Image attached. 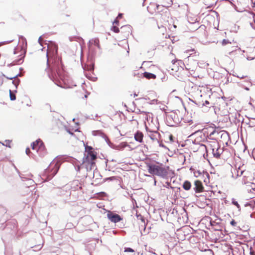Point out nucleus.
I'll list each match as a JSON object with an SVG mask.
<instances>
[{"label":"nucleus","instance_id":"nucleus-21","mask_svg":"<svg viewBox=\"0 0 255 255\" xmlns=\"http://www.w3.org/2000/svg\"><path fill=\"white\" fill-rule=\"evenodd\" d=\"M62 70V65L60 66H57V67L55 66L53 68L52 70L53 71H56L57 74L60 76V74H61V70Z\"/></svg>","mask_w":255,"mask_h":255},{"label":"nucleus","instance_id":"nucleus-37","mask_svg":"<svg viewBox=\"0 0 255 255\" xmlns=\"http://www.w3.org/2000/svg\"><path fill=\"white\" fill-rule=\"evenodd\" d=\"M231 225H232L233 226H235L236 225L237 223L235 222V220H233L230 222Z\"/></svg>","mask_w":255,"mask_h":255},{"label":"nucleus","instance_id":"nucleus-51","mask_svg":"<svg viewBox=\"0 0 255 255\" xmlns=\"http://www.w3.org/2000/svg\"><path fill=\"white\" fill-rule=\"evenodd\" d=\"M137 96V95L136 93L134 94V97H136Z\"/></svg>","mask_w":255,"mask_h":255},{"label":"nucleus","instance_id":"nucleus-44","mask_svg":"<svg viewBox=\"0 0 255 255\" xmlns=\"http://www.w3.org/2000/svg\"><path fill=\"white\" fill-rule=\"evenodd\" d=\"M36 248H38V250H40L42 248V246L41 245H38Z\"/></svg>","mask_w":255,"mask_h":255},{"label":"nucleus","instance_id":"nucleus-57","mask_svg":"<svg viewBox=\"0 0 255 255\" xmlns=\"http://www.w3.org/2000/svg\"><path fill=\"white\" fill-rule=\"evenodd\" d=\"M251 255H255V254H252L251 253Z\"/></svg>","mask_w":255,"mask_h":255},{"label":"nucleus","instance_id":"nucleus-2","mask_svg":"<svg viewBox=\"0 0 255 255\" xmlns=\"http://www.w3.org/2000/svg\"><path fill=\"white\" fill-rule=\"evenodd\" d=\"M61 163L57 160H53L49 166L45 170L43 176L45 177L46 180L51 179L57 173Z\"/></svg>","mask_w":255,"mask_h":255},{"label":"nucleus","instance_id":"nucleus-42","mask_svg":"<svg viewBox=\"0 0 255 255\" xmlns=\"http://www.w3.org/2000/svg\"><path fill=\"white\" fill-rule=\"evenodd\" d=\"M41 36H40L39 39H38V42L39 43V44L40 45H41Z\"/></svg>","mask_w":255,"mask_h":255},{"label":"nucleus","instance_id":"nucleus-46","mask_svg":"<svg viewBox=\"0 0 255 255\" xmlns=\"http://www.w3.org/2000/svg\"><path fill=\"white\" fill-rule=\"evenodd\" d=\"M237 77H239V78H241V79H243V78H244L246 77V76H240V77H239V76H238Z\"/></svg>","mask_w":255,"mask_h":255},{"label":"nucleus","instance_id":"nucleus-31","mask_svg":"<svg viewBox=\"0 0 255 255\" xmlns=\"http://www.w3.org/2000/svg\"><path fill=\"white\" fill-rule=\"evenodd\" d=\"M228 43H231V42L227 39H223L222 41V45L223 46L226 45Z\"/></svg>","mask_w":255,"mask_h":255},{"label":"nucleus","instance_id":"nucleus-5","mask_svg":"<svg viewBox=\"0 0 255 255\" xmlns=\"http://www.w3.org/2000/svg\"><path fill=\"white\" fill-rule=\"evenodd\" d=\"M146 130L147 132L148 136L153 141H157L159 142L158 138L159 136V133L157 130H151L149 129L147 127H145Z\"/></svg>","mask_w":255,"mask_h":255},{"label":"nucleus","instance_id":"nucleus-63","mask_svg":"<svg viewBox=\"0 0 255 255\" xmlns=\"http://www.w3.org/2000/svg\"><path fill=\"white\" fill-rule=\"evenodd\" d=\"M0 143H1V142L0 141Z\"/></svg>","mask_w":255,"mask_h":255},{"label":"nucleus","instance_id":"nucleus-14","mask_svg":"<svg viewBox=\"0 0 255 255\" xmlns=\"http://www.w3.org/2000/svg\"><path fill=\"white\" fill-rule=\"evenodd\" d=\"M143 136V135L142 133L139 131H137L134 134L135 140L139 142H141L142 141Z\"/></svg>","mask_w":255,"mask_h":255},{"label":"nucleus","instance_id":"nucleus-58","mask_svg":"<svg viewBox=\"0 0 255 255\" xmlns=\"http://www.w3.org/2000/svg\"><path fill=\"white\" fill-rule=\"evenodd\" d=\"M55 48H56V50L57 51V47L56 46V47H55Z\"/></svg>","mask_w":255,"mask_h":255},{"label":"nucleus","instance_id":"nucleus-23","mask_svg":"<svg viewBox=\"0 0 255 255\" xmlns=\"http://www.w3.org/2000/svg\"><path fill=\"white\" fill-rule=\"evenodd\" d=\"M40 141V139H37L34 142H33L32 143H31V147H32V149L34 150H36V151H37V149H38V147L37 146L35 145V143H37L38 142Z\"/></svg>","mask_w":255,"mask_h":255},{"label":"nucleus","instance_id":"nucleus-25","mask_svg":"<svg viewBox=\"0 0 255 255\" xmlns=\"http://www.w3.org/2000/svg\"><path fill=\"white\" fill-rule=\"evenodd\" d=\"M194 102V101H193ZM194 103L197 104V105H198L199 106H207L208 105H209V102L207 100H206L205 101V103H203V102H199L198 103H195L194 102Z\"/></svg>","mask_w":255,"mask_h":255},{"label":"nucleus","instance_id":"nucleus-15","mask_svg":"<svg viewBox=\"0 0 255 255\" xmlns=\"http://www.w3.org/2000/svg\"><path fill=\"white\" fill-rule=\"evenodd\" d=\"M142 74L143 76L147 79H155L156 77L155 74L147 72L143 73Z\"/></svg>","mask_w":255,"mask_h":255},{"label":"nucleus","instance_id":"nucleus-53","mask_svg":"<svg viewBox=\"0 0 255 255\" xmlns=\"http://www.w3.org/2000/svg\"><path fill=\"white\" fill-rule=\"evenodd\" d=\"M159 5L156 4V8H157V9H158V7H159Z\"/></svg>","mask_w":255,"mask_h":255},{"label":"nucleus","instance_id":"nucleus-36","mask_svg":"<svg viewBox=\"0 0 255 255\" xmlns=\"http://www.w3.org/2000/svg\"><path fill=\"white\" fill-rule=\"evenodd\" d=\"M255 58V56H253V57H252V56H248L247 57V59L248 60H254Z\"/></svg>","mask_w":255,"mask_h":255},{"label":"nucleus","instance_id":"nucleus-49","mask_svg":"<svg viewBox=\"0 0 255 255\" xmlns=\"http://www.w3.org/2000/svg\"><path fill=\"white\" fill-rule=\"evenodd\" d=\"M245 89L247 91L249 90V88L248 87H246Z\"/></svg>","mask_w":255,"mask_h":255},{"label":"nucleus","instance_id":"nucleus-34","mask_svg":"<svg viewBox=\"0 0 255 255\" xmlns=\"http://www.w3.org/2000/svg\"><path fill=\"white\" fill-rule=\"evenodd\" d=\"M12 41L13 40H10V41L0 42V46H1L2 45L4 44L9 43L12 42Z\"/></svg>","mask_w":255,"mask_h":255},{"label":"nucleus","instance_id":"nucleus-26","mask_svg":"<svg viewBox=\"0 0 255 255\" xmlns=\"http://www.w3.org/2000/svg\"><path fill=\"white\" fill-rule=\"evenodd\" d=\"M10 142H11L10 140H5V141H4V143H2V142H1V143H0V144H1L2 145H3L4 146H5L6 147H8L9 148H10L11 147Z\"/></svg>","mask_w":255,"mask_h":255},{"label":"nucleus","instance_id":"nucleus-9","mask_svg":"<svg viewBox=\"0 0 255 255\" xmlns=\"http://www.w3.org/2000/svg\"><path fill=\"white\" fill-rule=\"evenodd\" d=\"M194 186L195 187L194 188V190L196 193H200L203 191V187L202 183L200 181L196 180L194 182Z\"/></svg>","mask_w":255,"mask_h":255},{"label":"nucleus","instance_id":"nucleus-50","mask_svg":"<svg viewBox=\"0 0 255 255\" xmlns=\"http://www.w3.org/2000/svg\"><path fill=\"white\" fill-rule=\"evenodd\" d=\"M143 3H142V6H144V2L146 0H143Z\"/></svg>","mask_w":255,"mask_h":255},{"label":"nucleus","instance_id":"nucleus-17","mask_svg":"<svg viewBox=\"0 0 255 255\" xmlns=\"http://www.w3.org/2000/svg\"><path fill=\"white\" fill-rule=\"evenodd\" d=\"M183 188L185 190H189L191 187V184L189 181H185L182 185Z\"/></svg>","mask_w":255,"mask_h":255},{"label":"nucleus","instance_id":"nucleus-60","mask_svg":"<svg viewBox=\"0 0 255 255\" xmlns=\"http://www.w3.org/2000/svg\"><path fill=\"white\" fill-rule=\"evenodd\" d=\"M46 56H47V57H48V53H47V54H46Z\"/></svg>","mask_w":255,"mask_h":255},{"label":"nucleus","instance_id":"nucleus-12","mask_svg":"<svg viewBox=\"0 0 255 255\" xmlns=\"http://www.w3.org/2000/svg\"><path fill=\"white\" fill-rule=\"evenodd\" d=\"M35 145L37 146V152L41 155H43L45 154V152L43 151L44 150V146L42 141L40 140V141L38 142L37 143H35Z\"/></svg>","mask_w":255,"mask_h":255},{"label":"nucleus","instance_id":"nucleus-55","mask_svg":"<svg viewBox=\"0 0 255 255\" xmlns=\"http://www.w3.org/2000/svg\"><path fill=\"white\" fill-rule=\"evenodd\" d=\"M243 171H241L240 175H241L243 174Z\"/></svg>","mask_w":255,"mask_h":255},{"label":"nucleus","instance_id":"nucleus-19","mask_svg":"<svg viewBox=\"0 0 255 255\" xmlns=\"http://www.w3.org/2000/svg\"><path fill=\"white\" fill-rule=\"evenodd\" d=\"M245 206H250L251 207V208H254L255 207V199H253L250 202H248L247 203H246Z\"/></svg>","mask_w":255,"mask_h":255},{"label":"nucleus","instance_id":"nucleus-3","mask_svg":"<svg viewBox=\"0 0 255 255\" xmlns=\"http://www.w3.org/2000/svg\"><path fill=\"white\" fill-rule=\"evenodd\" d=\"M209 136L212 139H218L220 138V141L223 144H227L230 138L229 133L225 130L218 131L214 129L210 133Z\"/></svg>","mask_w":255,"mask_h":255},{"label":"nucleus","instance_id":"nucleus-1","mask_svg":"<svg viewBox=\"0 0 255 255\" xmlns=\"http://www.w3.org/2000/svg\"><path fill=\"white\" fill-rule=\"evenodd\" d=\"M148 172L153 175H156L164 179H167L169 167H164L155 164H147Z\"/></svg>","mask_w":255,"mask_h":255},{"label":"nucleus","instance_id":"nucleus-41","mask_svg":"<svg viewBox=\"0 0 255 255\" xmlns=\"http://www.w3.org/2000/svg\"><path fill=\"white\" fill-rule=\"evenodd\" d=\"M159 146L161 147L166 148V147L163 144H162L161 143H159Z\"/></svg>","mask_w":255,"mask_h":255},{"label":"nucleus","instance_id":"nucleus-43","mask_svg":"<svg viewBox=\"0 0 255 255\" xmlns=\"http://www.w3.org/2000/svg\"><path fill=\"white\" fill-rule=\"evenodd\" d=\"M114 178H115V177H109L107 179L112 180Z\"/></svg>","mask_w":255,"mask_h":255},{"label":"nucleus","instance_id":"nucleus-28","mask_svg":"<svg viewBox=\"0 0 255 255\" xmlns=\"http://www.w3.org/2000/svg\"><path fill=\"white\" fill-rule=\"evenodd\" d=\"M9 97L11 101H14L16 99V96L14 94H12L11 90H9Z\"/></svg>","mask_w":255,"mask_h":255},{"label":"nucleus","instance_id":"nucleus-7","mask_svg":"<svg viewBox=\"0 0 255 255\" xmlns=\"http://www.w3.org/2000/svg\"><path fill=\"white\" fill-rule=\"evenodd\" d=\"M92 134L94 136H100L103 137L104 139H105L106 142L109 144V143L110 142L109 139L108 138V136L105 134L102 131L100 130H94L92 131Z\"/></svg>","mask_w":255,"mask_h":255},{"label":"nucleus","instance_id":"nucleus-35","mask_svg":"<svg viewBox=\"0 0 255 255\" xmlns=\"http://www.w3.org/2000/svg\"><path fill=\"white\" fill-rule=\"evenodd\" d=\"M250 25L253 29H255V20H254L252 22H251Z\"/></svg>","mask_w":255,"mask_h":255},{"label":"nucleus","instance_id":"nucleus-6","mask_svg":"<svg viewBox=\"0 0 255 255\" xmlns=\"http://www.w3.org/2000/svg\"><path fill=\"white\" fill-rule=\"evenodd\" d=\"M107 217L111 222L115 223L120 222L122 220L120 216L117 214H113L112 212L108 213Z\"/></svg>","mask_w":255,"mask_h":255},{"label":"nucleus","instance_id":"nucleus-52","mask_svg":"<svg viewBox=\"0 0 255 255\" xmlns=\"http://www.w3.org/2000/svg\"><path fill=\"white\" fill-rule=\"evenodd\" d=\"M30 184H31L32 183H33V180H30Z\"/></svg>","mask_w":255,"mask_h":255},{"label":"nucleus","instance_id":"nucleus-24","mask_svg":"<svg viewBox=\"0 0 255 255\" xmlns=\"http://www.w3.org/2000/svg\"><path fill=\"white\" fill-rule=\"evenodd\" d=\"M40 141V139H37L34 142H33L32 143H31V147H32V149L34 150H36V151H37V149H38V147L37 146L35 145V143H37L38 142Z\"/></svg>","mask_w":255,"mask_h":255},{"label":"nucleus","instance_id":"nucleus-4","mask_svg":"<svg viewBox=\"0 0 255 255\" xmlns=\"http://www.w3.org/2000/svg\"><path fill=\"white\" fill-rule=\"evenodd\" d=\"M212 154L214 157L219 159L220 158L221 154L223 152V148H221L217 143H214L213 145H211Z\"/></svg>","mask_w":255,"mask_h":255},{"label":"nucleus","instance_id":"nucleus-62","mask_svg":"<svg viewBox=\"0 0 255 255\" xmlns=\"http://www.w3.org/2000/svg\"><path fill=\"white\" fill-rule=\"evenodd\" d=\"M138 112L141 113L140 110L138 111Z\"/></svg>","mask_w":255,"mask_h":255},{"label":"nucleus","instance_id":"nucleus-45","mask_svg":"<svg viewBox=\"0 0 255 255\" xmlns=\"http://www.w3.org/2000/svg\"><path fill=\"white\" fill-rule=\"evenodd\" d=\"M237 77H239V78H241V79H243V78H244L246 77V76H240V77H239V76H238Z\"/></svg>","mask_w":255,"mask_h":255},{"label":"nucleus","instance_id":"nucleus-56","mask_svg":"<svg viewBox=\"0 0 255 255\" xmlns=\"http://www.w3.org/2000/svg\"><path fill=\"white\" fill-rule=\"evenodd\" d=\"M156 180H154V185H156Z\"/></svg>","mask_w":255,"mask_h":255},{"label":"nucleus","instance_id":"nucleus-59","mask_svg":"<svg viewBox=\"0 0 255 255\" xmlns=\"http://www.w3.org/2000/svg\"><path fill=\"white\" fill-rule=\"evenodd\" d=\"M125 27H127L128 28H129V27L128 26H125Z\"/></svg>","mask_w":255,"mask_h":255},{"label":"nucleus","instance_id":"nucleus-8","mask_svg":"<svg viewBox=\"0 0 255 255\" xmlns=\"http://www.w3.org/2000/svg\"><path fill=\"white\" fill-rule=\"evenodd\" d=\"M85 156L86 154H85ZM97 158V155L93 151L88 153L86 155V157L85 158H84V162L87 163V161H93L94 162V160Z\"/></svg>","mask_w":255,"mask_h":255},{"label":"nucleus","instance_id":"nucleus-29","mask_svg":"<svg viewBox=\"0 0 255 255\" xmlns=\"http://www.w3.org/2000/svg\"><path fill=\"white\" fill-rule=\"evenodd\" d=\"M125 252L133 253L134 251L130 248H125L124 250Z\"/></svg>","mask_w":255,"mask_h":255},{"label":"nucleus","instance_id":"nucleus-38","mask_svg":"<svg viewBox=\"0 0 255 255\" xmlns=\"http://www.w3.org/2000/svg\"><path fill=\"white\" fill-rule=\"evenodd\" d=\"M30 149L27 147L26 149V150H25V152H26V154L27 155H29V153H30Z\"/></svg>","mask_w":255,"mask_h":255},{"label":"nucleus","instance_id":"nucleus-39","mask_svg":"<svg viewBox=\"0 0 255 255\" xmlns=\"http://www.w3.org/2000/svg\"><path fill=\"white\" fill-rule=\"evenodd\" d=\"M119 20H118V19H116L114 21V22H113V24H119Z\"/></svg>","mask_w":255,"mask_h":255},{"label":"nucleus","instance_id":"nucleus-27","mask_svg":"<svg viewBox=\"0 0 255 255\" xmlns=\"http://www.w3.org/2000/svg\"><path fill=\"white\" fill-rule=\"evenodd\" d=\"M85 151L87 152V154L91 152H93V148L91 146L86 145L85 146Z\"/></svg>","mask_w":255,"mask_h":255},{"label":"nucleus","instance_id":"nucleus-40","mask_svg":"<svg viewBox=\"0 0 255 255\" xmlns=\"http://www.w3.org/2000/svg\"><path fill=\"white\" fill-rule=\"evenodd\" d=\"M200 146L202 147H203L206 150H207V148H206V146L205 145L203 144H201L200 145Z\"/></svg>","mask_w":255,"mask_h":255},{"label":"nucleus","instance_id":"nucleus-33","mask_svg":"<svg viewBox=\"0 0 255 255\" xmlns=\"http://www.w3.org/2000/svg\"><path fill=\"white\" fill-rule=\"evenodd\" d=\"M22 76V74H21L20 73H19L17 75H16L15 76H13V77H7V79H10V80H12L13 79H15L16 78H17L18 76Z\"/></svg>","mask_w":255,"mask_h":255},{"label":"nucleus","instance_id":"nucleus-61","mask_svg":"<svg viewBox=\"0 0 255 255\" xmlns=\"http://www.w3.org/2000/svg\"><path fill=\"white\" fill-rule=\"evenodd\" d=\"M138 112L141 113L140 110L138 111Z\"/></svg>","mask_w":255,"mask_h":255},{"label":"nucleus","instance_id":"nucleus-47","mask_svg":"<svg viewBox=\"0 0 255 255\" xmlns=\"http://www.w3.org/2000/svg\"><path fill=\"white\" fill-rule=\"evenodd\" d=\"M122 15H123V14H122V13H119V14H118V17H122Z\"/></svg>","mask_w":255,"mask_h":255},{"label":"nucleus","instance_id":"nucleus-54","mask_svg":"<svg viewBox=\"0 0 255 255\" xmlns=\"http://www.w3.org/2000/svg\"><path fill=\"white\" fill-rule=\"evenodd\" d=\"M197 172H198V174H201V173L200 171H198Z\"/></svg>","mask_w":255,"mask_h":255},{"label":"nucleus","instance_id":"nucleus-20","mask_svg":"<svg viewBox=\"0 0 255 255\" xmlns=\"http://www.w3.org/2000/svg\"><path fill=\"white\" fill-rule=\"evenodd\" d=\"M85 69L88 71H93L94 69V63L91 62L90 64L85 66Z\"/></svg>","mask_w":255,"mask_h":255},{"label":"nucleus","instance_id":"nucleus-10","mask_svg":"<svg viewBox=\"0 0 255 255\" xmlns=\"http://www.w3.org/2000/svg\"><path fill=\"white\" fill-rule=\"evenodd\" d=\"M184 53L189 54V56H187L188 58L191 57L197 58L199 55V53L196 52L194 49H187L184 51Z\"/></svg>","mask_w":255,"mask_h":255},{"label":"nucleus","instance_id":"nucleus-30","mask_svg":"<svg viewBox=\"0 0 255 255\" xmlns=\"http://www.w3.org/2000/svg\"><path fill=\"white\" fill-rule=\"evenodd\" d=\"M112 30L116 33H118L120 31L119 28L114 25L112 26Z\"/></svg>","mask_w":255,"mask_h":255},{"label":"nucleus","instance_id":"nucleus-32","mask_svg":"<svg viewBox=\"0 0 255 255\" xmlns=\"http://www.w3.org/2000/svg\"><path fill=\"white\" fill-rule=\"evenodd\" d=\"M20 82V80L19 79L16 80V81H13L12 83L15 86V88H17V86L18 85Z\"/></svg>","mask_w":255,"mask_h":255},{"label":"nucleus","instance_id":"nucleus-18","mask_svg":"<svg viewBox=\"0 0 255 255\" xmlns=\"http://www.w3.org/2000/svg\"><path fill=\"white\" fill-rule=\"evenodd\" d=\"M90 44H94L96 45L98 48H100V44H99V40L98 38H94L89 41Z\"/></svg>","mask_w":255,"mask_h":255},{"label":"nucleus","instance_id":"nucleus-11","mask_svg":"<svg viewBox=\"0 0 255 255\" xmlns=\"http://www.w3.org/2000/svg\"><path fill=\"white\" fill-rule=\"evenodd\" d=\"M168 119H171L173 120L174 124H176V125L179 124L182 119L181 118H179L178 117V115L174 113H173L171 114V115H170L169 116H168Z\"/></svg>","mask_w":255,"mask_h":255},{"label":"nucleus","instance_id":"nucleus-16","mask_svg":"<svg viewBox=\"0 0 255 255\" xmlns=\"http://www.w3.org/2000/svg\"><path fill=\"white\" fill-rule=\"evenodd\" d=\"M163 186V187L167 188H170L172 189L173 190V191L175 192H177L178 190H180V188L172 187L171 186L170 182H169L168 181L166 182L165 183V184H164Z\"/></svg>","mask_w":255,"mask_h":255},{"label":"nucleus","instance_id":"nucleus-13","mask_svg":"<svg viewBox=\"0 0 255 255\" xmlns=\"http://www.w3.org/2000/svg\"><path fill=\"white\" fill-rule=\"evenodd\" d=\"M83 164L86 166L87 169V171H90L93 168V167L95 166V162L93 161H87V163H85L84 161H83Z\"/></svg>","mask_w":255,"mask_h":255},{"label":"nucleus","instance_id":"nucleus-22","mask_svg":"<svg viewBox=\"0 0 255 255\" xmlns=\"http://www.w3.org/2000/svg\"><path fill=\"white\" fill-rule=\"evenodd\" d=\"M232 203L237 207V208H238L239 211H241L240 205H239L238 202L237 201L235 200V199L233 198L232 199Z\"/></svg>","mask_w":255,"mask_h":255},{"label":"nucleus","instance_id":"nucleus-48","mask_svg":"<svg viewBox=\"0 0 255 255\" xmlns=\"http://www.w3.org/2000/svg\"><path fill=\"white\" fill-rule=\"evenodd\" d=\"M47 64L48 66H49V63H48V58H47Z\"/></svg>","mask_w":255,"mask_h":255}]
</instances>
